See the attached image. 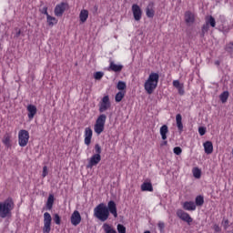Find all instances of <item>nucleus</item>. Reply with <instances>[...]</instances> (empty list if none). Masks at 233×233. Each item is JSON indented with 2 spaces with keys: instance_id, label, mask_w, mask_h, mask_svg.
Instances as JSON below:
<instances>
[{
  "instance_id": "f257e3e1",
  "label": "nucleus",
  "mask_w": 233,
  "mask_h": 233,
  "mask_svg": "<svg viewBox=\"0 0 233 233\" xmlns=\"http://www.w3.org/2000/svg\"><path fill=\"white\" fill-rule=\"evenodd\" d=\"M15 208L14 198H7L5 201L0 202V218L5 219V218H12V210Z\"/></svg>"
},
{
  "instance_id": "f03ea898",
  "label": "nucleus",
  "mask_w": 233,
  "mask_h": 233,
  "mask_svg": "<svg viewBox=\"0 0 233 233\" xmlns=\"http://www.w3.org/2000/svg\"><path fill=\"white\" fill-rule=\"evenodd\" d=\"M157 83H159V74L151 73L147 80L144 84V88L147 94H153L154 89L157 88Z\"/></svg>"
},
{
  "instance_id": "7ed1b4c3",
  "label": "nucleus",
  "mask_w": 233,
  "mask_h": 233,
  "mask_svg": "<svg viewBox=\"0 0 233 233\" xmlns=\"http://www.w3.org/2000/svg\"><path fill=\"white\" fill-rule=\"evenodd\" d=\"M94 216L99 221L105 222L106 219L109 218V212H108V208H106V205L105 203H100L94 208Z\"/></svg>"
},
{
  "instance_id": "20e7f679",
  "label": "nucleus",
  "mask_w": 233,
  "mask_h": 233,
  "mask_svg": "<svg viewBox=\"0 0 233 233\" xmlns=\"http://www.w3.org/2000/svg\"><path fill=\"white\" fill-rule=\"evenodd\" d=\"M105 123H106V115L102 114L96 118V124L94 126V131L96 134H97V136L103 134L105 130Z\"/></svg>"
},
{
  "instance_id": "39448f33",
  "label": "nucleus",
  "mask_w": 233,
  "mask_h": 233,
  "mask_svg": "<svg viewBox=\"0 0 233 233\" xmlns=\"http://www.w3.org/2000/svg\"><path fill=\"white\" fill-rule=\"evenodd\" d=\"M28 139H30V134L28 131L22 129L18 133V145L20 147H26L28 145Z\"/></svg>"
},
{
  "instance_id": "423d86ee",
  "label": "nucleus",
  "mask_w": 233,
  "mask_h": 233,
  "mask_svg": "<svg viewBox=\"0 0 233 233\" xmlns=\"http://www.w3.org/2000/svg\"><path fill=\"white\" fill-rule=\"evenodd\" d=\"M50 230H52V215H50L48 212H46L44 213L43 232L50 233Z\"/></svg>"
},
{
  "instance_id": "0eeeda50",
  "label": "nucleus",
  "mask_w": 233,
  "mask_h": 233,
  "mask_svg": "<svg viewBox=\"0 0 233 233\" xmlns=\"http://www.w3.org/2000/svg\"><path fill=\"white\" fill-rule=\"evenodd\" d=\"M98 106L100 114H103V112H106V110H108V108L112 106V105L110 104V97L108 96H105L99 102Z\"/></svg>"
},
{
  "instance_id": "6e6552de",
  "label": "nucleus",
  "mask_w": 233,
  "mask_h": 233,
  "mask_svg": "<svg viewBox=\"0 0 233 233\" xmlns=\"http://www.w3.org/2000/svg\"><path fill=\"white\" fill-rule=\"evenodd\" d=\"M177 218H179V219L187 223V225H190V223H192V221H194L192 217H190V215L188 213L185 212L183 209H177Z\"/></svg>"
},
{
  "instance_id": "1a4fd4ad",
  "label": "nucleus",
  "mask_w": 233,
  "mask_h": 233,
  "mask_svg": "<svg viewBox=\"0 0 233 233\" xmlns=\"http://www.w3.org/2000/svg\"><path fill=\"white\" fill-rule=\"evenodd\" d=\"M66 6H68V4L65 2L56 5L55 7V15H56V17H62L63 14H65V10H66Z\"/></svg>"
},
{
  "instance_id": "9d476101",
  "label": "nucleus",
  "mask_w": 233,
  "mask_h": 233,
  "mask_svg": "<svg viewBox=\"0 0 233 233\" xmlns=\"http://www.w3.org/2000/svg\"><path fill=\"white\" fill-rule=\"evenodd\" d=\"M132 12L135 21H141L143 11L141 10V7L137 5V4H134L132 5Z\"/></svg>"
},
{
  "instance_id": "9b49d317",
  "label": "nucleus",
  "mask_w": 233,
  "mask_h": 233,
  "mask_svg": "<svg viewBox=\"0 0 233 233\" xmlns=\"http://www.w3.org/2000/svg\"><path fill=\"white\" fill-rule=\"evenodd\" d=\"M101 161V155H93L89 161L88 164L86 165V168H92L94 167H96V165H99V162Z\"/></svg>"
},
{
  "instance_id": "f8f14e48",
  "label": "nucleus",
  "mask_w": 233,
  "mask_h": 233,
  "mask_svg": "<svg viewBox=\"0 0 233 233\" xmlns=\"http://www.w3.org/2000/svg\"><path fill=\"white\" fill-rule=\"evenodd\" d=\"M109 214H112L114 218H117V206L114 200H110L106 207Z\"/></svg>"
},
{
  "instance_id": "ddd939ff",
  "label": "nucleus",
  "mask_w": 233,
  "mask_h": 233,
  "mask_svg": "<svg viewBox=\"0 0 233 233\" xmlns=\"http://www.w3.org/2000/svg\"><path fill=\"white\" fill-rule=\"evenodd\" d=\"M92 128L86 127L85 128V145L86 147H89V145L92 143V136H93Z\"/></svg>"
},
{
  "instance_id": "4468645a",
  "label": "nucleus",
  "mask_w": 233,
  "mask_h": 233,
  "mask_svg": "<svg viewBox=\"0 0 233 233\" xmlns=\"http://www.w3.org/2000/svg\"><path fill=\"white\" fill-rule=\"evenodd\" d=\"M79 223H81V214L79 211L75 210L71 215V224L74 225V227H77Z\"/></svg>"
},
{
  "instance_id": "2eb2a0df",
  "label": "nucleus",
  "mask_w": 233,
  "mask_h": 233,
  "mask_svg": "<svg viewBox=\"0 0 233 233\" xmlns=\"http://www.w3.org/2000/svg\"><path fill=\"white\" fill-rule=\"evenodd\" d=\"M27 112H28V119H34V116L37 114V107L34 105L27 106Z\"/></svg>"
},
{
  "instance_id": "dca6fc26",
  "label": "nucleus",
  "mask_w": 233,
  "mask_h": 233,
  "mask_svg": "<svg viewBox=\"0 0 233 233\" xmlns=\"http://www.w3.org/2000/svg\"><path fill=\"white\" fill-rule=\"evenodd\" d=\"M184 210L194 211L196 210V203L194 201H186L182 205Z\"/></svg>"
},
{
  "instance_id": "f3484780",
  "label": "nucleus",
  "mask_w": 233,
  "mask_h": 233,
  "mask_svg": "<svg viewBox=\"0 0 233 233\" xmlns=\"http://www.w3.org/2000/svg\"><path fill=\"white\" fill-rule=\"evenodd\" d=\"M204 150L205 154L210 155L212 152H214V145L211 141H206L204 143Z\"/></svg>"
},
{
  "instance_id": "a211bd4d",
  "label": "nucleus",
  "mask_w": 233,
  "mask_h": 233,
  "mask_svg": "<svg viewBox=\"0 0 233 233\" xmlns=\"http://www.w3.org/2000/svg\"><path fill=\"white\" fill-rule=\"evenodd\" d=\"M156 11H154V4L150 3L146 8V15L147 17L152 18L154 17Z\"/></svg>"
},
{
  "instance_id": "6ab92c4d",
  "label": "nucleus",
  "mask_w": 233,
  "mask_h": 233,
  "mask_svg": "<svg viewBox=\"0 0 233 233\" xmlns=\"http://www.w3.org/2000/svg\"><path fill=\"white\" fill-rule=\"evenodd\" d=\"M196 21V18L194 17V14H192V12L190 11H187L185 13V22L187 25H190L192 23H194Z\"/></svg>"
},
{
  "instance_id": "aec40b11",
  "label": "nucleus",
  "mask_w": 233,
  "mask_h": 233,
  "mask_svg": "<svg viewBox=\"0 0 233 233\" xmlns=\"http://www.w3.org/2000/svg\"><path fill=\"white\" fill-rule=\"evenodd\" d=\"M109 70L112 72H121V70H123V65H116L114 61H110Z\"/></svg>"
},
{
  "instance_id": "412c9836",
  "label": "nucleus",
  "mask_w": 233,
  "mask_h": 233,
  "mask_svg": "<svg viewBox=\"0 0 233 233\" xmlns=\"http://www.w3.org/2000/svg\"><path fill=\"white\" fill-rule=\"evenodd\" d=\"M142 192H154V187H152V183L150 182H144L141 185Z\"/></svg>"
},
{
  "instance_id": "4be33fe9",
  "label": "nucleus",
  "mask_w": 233,
  "mask_h": 233,
  "mask_svg": "<svg viewBox=\"0 0 233 233\" xmlns=\"http://www.w3.org/2000/svg\"><path fill=\"white\" fill-rule=\"evenodd\" d=\"M176 121H177V127L179 130V132H183V116H181V114H177L176 116Z\"/></svg>"
},
{
  "instance_id": "5701e85b",
  "label": "nucleus",
  "mask_w": 233,
  "mask_h": 233,
  "mask_svg": "<svg viewBox=\"0 0 233 233\" xmlns=\"http://www.w3.org/2000/svg\"><path fill=\"white\" fill-rule=\"evenodd\" d=\"M168 133V126L164 125L160 127V136L163 141H167V134Z\"/></svg>"
},
{
  "instance_id": "b1692460",
  "label": "nucleus",
  "mask_w": 233,
  "mask_h": 233,
  "mask_svg": "<svg viewBox=\"0 0 233 233\" xmlns=\"http://www.w3.org/2000/svg\"><path fill=\"white\" fill-rule=\"evenodd\" d=\"M54 195L50 194L47 198V201L46 204V207L47 208V210H52L53 207H54Z\"/></svg>"
},
{
  "instance_id": "393cba45",
  "label": "nucleus",
  "mask_w": 233,
  "mask_h": 233,
  "mask_svg": "<svg viewBox=\"0 0 233 233\" xmlns=\"http://www.w3.org/2000/svg\"><path fill=\"white\" fill-rule=\"evenodd\" d=\"M79 19H80L81 23H86V19H88V10L83 9L80 12Z\"/></svg>"
},
{
  "instance_id": "a878e982",
  "label": "nucleus",
  "mask_w": 233,
  "mask_h": 233,
  "mask_svg": "<svg viewBox=\"0 0 233 233\" xmlns=\"http://www.w3.org/2000/svg\"><path fill=\"white\" fill-rule=\"evenodd\" d=\"M206 24L212 28H216V18L214 16L209 15L206 17Z\"/></svg>"
},
{
  "instance_id": "bb28decb",
  "label": "nucleus",
  "mask_w": 233,
  "mask_h": 233,
  "mask_svg": "<svg viewBox=\"0 0 233 233\" xmlns=\"http://www.w3.org/2000/svg\"><path fill=\"white\" fill-rule=\"evenodd\" d=\"M104 232L106 233H117V231H116V229H114V228H112V226H110L107 223H105L102 227Z\"/></svg>"
},
{
  "instance_id": "cd10ccee",
  "label": "nucleus",
  "mask_w": 233,
  "mask_h": 233,
  "mask_svg": "<svg viewBox=\"0 0 233 233\" xmlns=\"http://www.w3.org/2000/svg\"><path fill=\"white\" fill-rule=\"evenodd\" d=\"M46 21L49 26H54V25H57V19L50 15H46Z\"/></svg>"
},
{
  "instance_id": "c85d7f7f",
  "label": "nucleus",
  "mask_w": 233,
  "mask_h": 233,
  "mask_svg": "<svg viewBox=\"0 0 233 233\" xmlns=\"http://www.w3.org/2000/svg\"><path fill=\"white\" fill-rule=\"evenodd\" d=\"M204 203H205V198H203V196L199 195L196 197L195 198L196 207H203Z\"/></svg>"
},
{
  "instance_id": "c756f323",
  "label": "nucleus",
  "mask_w": 233,
  "mask_h": 233,
  "mask_svg": "<svg viewBox=\"0 0 233 233\" xmlns=\"http://www.w3.org/2000/svg\"><path fill=\"white\" fill-rule=\"evenodd\" d=\"M125 94H127V91H119L115 96L116 103H121L123 97H125Z\"/></svg>"
},
{
  "instance_id": "7c9ffc66",
  "label": "nucleus",
  "mask_w": 233,
  "mask_h": 233,
  "mask_svg": "<svg viewBox=\"0 0 233 233\" xmlns=\"http://www.w3.org/2000/svg\"><path fill=\"white\" fill-rule=\"evenodd\" d=\"M228 96H229L228 91H224L222 94H220L219 99L221 103H227V101L228 100Z\"/></svg>"
},
{
  "instance_id": "2f4dec72",
  "label": "nucleus",
  "mask_w": 233,
  "mask_h": 233,
  "mask_svg": "<svg viewBox=\"0 0 233 233\" xmlns=\"http://www.w3.org/2000/svg\"><path fill=\"white\" fill-rule=\"evenodd\" d=\"M193 176L196 177V179H199L201 177V169L198 167L193 168Z\"/></svg>"
},
{
  "instance_id": "473e14b6",
  "label": "nucleus",
  "mask_w": 233,
  "mask_h": 233,
  "mask_svg": "<svg viewBox=\"0 0 233 233\" xmlns=\"http://www.w3.org/2000/svg\"><path fill=\"white\" fill-rule=\"evenodd\" d=\"M117 90H127V83L123 81H118L116 85Z\"/></svg>"
},
{
  "instance_id": "72a5a7b5",
  "label": "nucleus",
  "mask_w": 233,
  "mask_h": 233,
  "mask_svg": "<svg viewBox=\"0 0 233 233\" xmlns=\"http://www.w3.org/2000/svg\"><path fill=\"white\" fill-rule=\"evenodd\" d=\"M225 50L228 54H233V42H230V43L227 44L226 46H225Z\"/></svg>"
},
{
  "instance_id": "f704fd0d",
  "label": "nucleus",
  "mask_w": 233,
  "mask_h": 233,
  "mask_svg": "<svg viewBox=\"0 0 233 233\" xmlns=\"http://www.w3.org/2000/svg\"><path fill=\"white\" fill-rule=\"evenodd\" d=\"M2 143H4V145H5V147H11L10 144V136L5 135L2 140Z\"/></svg>"
},
{
  "instance_id": "c9c22d12",
  "label": "nucleus",
  "mask_w": 233,
  "mask_h": 233,
  "mask_svg": "<svg viewBox=\"0 0 233 233\" xmlns=\"http://www.w3.org/2000/svg\"><path fill=\"white\" fill-rule=\"evenodd\" d=\"M103 76H105V73L98 71V72L95 73L94 77H95V79L99 81L103 78Z\"/></svg>"
},
{
  "instance_id": "e433bc0d",
  "label": "nucleus",
  "mask_w": 233,
  "mask_h": 233,
  "mask_svg": "<svg viewBox=\"0 0 233 233\" xmlns=\"http://www.w3.org/2000/svg\"><path fill=\"white\" fill-rule=\"evenodd\" d=\"M116 228H117V232L119 233H127V228H125L123 224H118L116 226Z\"/></svg>"
},
{
  "instance_id": "4c0bfd02",
  "label": "nucleus",
  "mask_w": 233,
  "mask_h": 233,
  "mask_svg": "<svg viewBox=\"0 0 233 233\" xmlns=\"http://www.w3.org/2000/svg\"><path fill=\"white\" fill-rule=\"evenodd\" d=\"M101 146H99V144H96L95 145V155H98L101 156Z\"/></svg>"
},
{
  "instance_id": "58836bf2",
  "label": "nucleus",
  "mask_w": 233,
  "mask_h": 233,
  "mask_svg": "<svg viewBox=\"0 0 233 233\" xmlns=\"http://www.w3.org/2000/svg\"><path fill=\"white\" fill-rule=\"evenodd\" d=\"M53 219L56 225H61V217H59V214H55Z\"/></svg>"
},
{
  "instance_id": "ea45409f",
  "label": "nucleus",
  "mask_w": 233,
  "mask_h": 233,
  "mask_svg": "<svg viewBox=\"0 0 233 233\" xmlns=\"http://www.w3.org/2000/svg\"><path fill=\"white\" fill-rule=\"evenodd\" d=\"M174 154H176V156H181V152H183V149H181V147H176L173 149Z\"/></svg>"
},
{
  "instance_id": "a19ab883",
  "label": "nucleus",
  "mask_w": 233,
  "mask_h": 233,
  "mask_svg": "<svg viewBox=\"0 0 233 233\" xmlns=\"http://www.w3.org/2000/svg\"><path fill=\"white\" fill-rule=\"evenodd\" d=\"M198 134L200 136H205V134H207V127H198Z\"/></svg>"
},
{
  "instance_id": "79ce46f5",
  "label": "nucleus",
  "mask_w": 233,
  "mask_h": 233,
  "mask_svg": "<svg viewBox=\"0 0 233 233\" xmlns=\"http://www.w3.org/2000/svg\"><path fill=\"white\" fill-rule=\"evenodd\" d=\"M209 28H210V25H208V24H207V23L202 26L203 35H205V34H207V32H208Z\"/></svg>"
},
{
  "instance_id": "37998d69",
  "label": "nucleus",
  "mask_w": 233,
  "mask_h": 233,
  "mask_svg": "<svg viewBox=\"0 0 233 233\" xmlns=\"http://www.w3.org/2000/svg\"><path fill=\"white\" fill-rule=\"evenodd\" d=\"M177 89L178 90V94L179 96H184L185 95V86L182 85L179 87H177Z\"/></svg>"
},
{
  "instance_id": "c03bdc74",
  "label": "nucleus",
  "mask_w": 233,
  "mask_h": 233,
  "mask_svg": "<svg viewBox=\"0 0 233 233\" xmlns=\"http://www.w3.org/2000/svg\"><path fill=\"white\" fill-rule=\"evenodd\" d=\"M40 12L42 13V14H44V15H48V7L47 6H44V7H42L41 9H40Z\"/></svg>"
},
{
  "instance_id": "a18cd8bd",
  "label": "nucleus",
  "mask_w": 233,
  "mask_h": 233,
  "mask_svg": "<svg viewBox=\"0 0 233 233\" xmlns=\"http://www.w3.org/2000/svg\"><path fill=\"white\" fill-rule=\"evenodd\" d=\"M43 177H46V176H48V167L46 166L43 167V174H42Z\"/></svg>"
},
{
  "instance_id": "49530a36",
  "label": "nucleus",
  "mask_w": 233,
  "mask_h": 233,
  "mask_svg": "<svg viewBox=\"0 0 233 233\" xmlns=\"http://www.w3.org/2000/svg\"><path fill=\"white\" fill-rule=\"evenodd\" d=\"M183 84H180L179 83V80H174L173 81V86L175 87V88H179V86H181Z\"/></svg>"
},
{
  "instance_id": "de8ad7c7",
  "label": "nucleus",
  "mask_w": 233,
  "mask_h": 233,
  "mask_svg": "<svg viewBox=\"0 0 233 233\" xmlns=\"http://www.w3.org/2000/svg\"><path fill=\"white\" fill-rule=\"evenodd\" d=\"M228 223H229V222H228V219H224V220L222 221V225H223L225 230H227V229L228 228V227H229Z\"/></svg>"
},
{
  "instance_id": "09e8293b",
  "label": "nucleus",
  "mask_w": 233,
  "mask_h": 233,
  "mask_svg": "<svg viewBox=\"0 0 233 233\" xmlns=\"http://www.w3.org/2000/svg\"><path fill=\"white\" fill-rule=\"evenodd\" d=\"M157 227H158L160 232H163V230H165V223L164 222H158Z\"/></svg>"
},
{
  "instance_id": "8fccbe9b",
  "label": "nucleus",
  "mask_w": 233,
  "mask_h": 233,
  "mask_svg": "<svg viewBox=\"0 0 233 233\" xmlns=\"http://www.w3.org/2000/svg\"><path fill=\"white\" fill-rule=\"evenodd\" d=\"M98 9H99V6H97V5H95L94 7H93V13L97 14Z\"/></svg>"
},
{
  "instance_id": "3c124183",
  "label": "nucleus",
  "mask_w": 233,
  "mask_h": 233,
  "mask_svg": "<svg viewBox=\"0 0 233 233\" xmlns=\"http://www.w3.org/2000/svg\"><path fill=\"white\" fill-rule=\"evenodd\" d=\"M214 230H215V232H220V231H221V228H219L218 225H215V226H214Z\"/></svg>"
},
{
  "instance_id": "603ef678",
  "label": "nucleus",
  "mask_w": 233,
  "mask_h": 233,
  "mask_svg": "<svg viewBox=\"0 0 233 233\" xmlns=\"http://www.w3.org/2000/svg\"><path fill=\"white\" fill-rule=\"evenodd\" d=\"M19 35H21V30H18L15 34V37H19Z\"/></svg>"
},
{
  "instance_id": "864d4df0",
  "label": "nucleus",
  "mask_w": 233,
  "mask_h": 233,
  "mask_svg": "<svg viewBox=\"0 0 233 233\" xmlns=\"http://www.w3.org/2000/svg\"><path fill=\"white\" fill-rule=\"evenodd\" d=\"M163 145L167 146V145H168V142L167 140H164V142L162 143L161 146L163 147Z\"/></svg>"
},
{
  "instance_id": "5fc2aeb1",
  "label": "nucleus",
  "mask_w": 233,
  "mask_h": 233,
  "mask_svg": "<svg viewBox=\"0 0 233 233\" xmlns=\"http://www.w3.org/2000/svg\"><path fill=\"white\" fill-rule=\"evenodd\" d=\"M215 65H217L218 66H219V65H220L219 60H217V61L215 62Z\"/></svg>"
}]
</instances>
